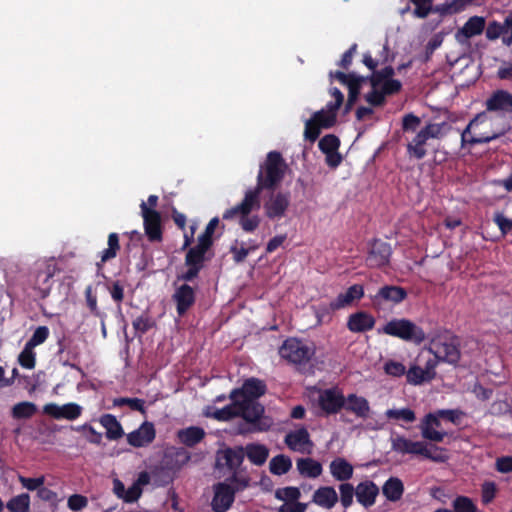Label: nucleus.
Returning <instances> with one entry per match:
<instances>
[{"label": "nucleus", "mask_w": 512, "mask_h": 512, "mask_svg": "<svg viewBox=\"0 0 512 512\" xmlns=\"http://www.w3.org/2000/svg\"><path fill=\"white\" fill-rule=\"evenodd\" d=\"M266 390L264 381L251 377L244 381L241 388H235L230 392L229 398H237L250 413L248 423L252 425L251 431H267L270 428V423L263 421L265 408L258 402V398L263 396Z\"/></svg>", "instance_id": "f257e3e1"}, {"label": "nucleus", "mask_w": 512, "mask_h": 512, "mask_svg": "<svg viewBox=\"0 0 512 512\" xmlns=\"http://www.w3.org/2000/svg\"><path fill=\"white\" fill-rule=\"evenodd\" d=\"M287 164L278 151H270L266 155L265 161L260 165L257 183L253 189H250L260 198L262 191H275L285 177Z\"/></svg>", "instance_id": "f03ea898"}, {"label": "nucleus", "mask_w": 512, "mask_h": 512, "mask_svg": "<svg viewBox=\"0 0 512 512\" xmlns=\"http://www.w3.org/2000/svg\"><path fill=\"white\" fill-rule=\"evenodd\" d=\"M249 486V478L235 473L223 482L213 485L214 495L211 500V508L214 512H227L235 501L237 492L243 491Z\"/></svg>", "instance_id": "7ed1b4c3"}, {"label": "nucleus", "mask_w": 512, "mask_h": 512, "mask_svg": "<svg viewBox=\"0 0 512 512\" xmlns=\"http://www.w3.org/2000/svg\"><path fill=\"white\" fill-rule=\"evenodd\" d=\"M391 448L397 453L420 455L436 463H443L448 459L444 448L433 444L428 446L425 442L412 441L400 435L391 439Z\"/></svg>", "instance_id": "20e7f679"}, {"label": "nucleus", "mask_w": 512, "mask_h": 512, "mask_svg": "<svg viewBox=\"0 0 512 512\" xmlns=\"http://www.w3.org/2000/svg\"><path fill=\"white\" fill-rule=\"evenodd\" d=\"M315 345L301 339L287 338L279 348V355L288 363L300 368L306 366L315 355Z\"/></svg>", "instance_id": "39448f33"}, {"label": "nucleus", "mask_w": 512, "mask_h": 512, "mask_svg": "<svg viewBox=\"0 0 512 512\" xmlns=\"http://www.w3.org/2000/svg\"><path fill=\"white\" fill-rule=\"evenodd\" d=\"M378 332L415 344H421L426 338L424 330L406 318H393Z\"/></svg>", "instance_id": "423d86ee"}, {"label": "nucleus", "mask_w": 512, "mask_h": 512, "mask_svg": "<svg viewBox=\"0 0 512 512\" xmlns=\"http://www.w3.org/2000/svg\"><path fill=\"white\" fill-rule=\"evenodd\" d=\"M429 351L441 362L456 365L461 357L460 340L452 334L439 335L431 341Z\"/></svg>", "instance_id": "0eeeda50"}, {"label": "nucleus", "mask_w": 512, "mask_h": 512, "mask_svg": "<svg viewBox=\"0 0 512 512\" xmlns=\"http://www.w3.org/2000/svg\"><path fill=\"white\" fill-rule=\"evenodd\" d=\"M446 125L442 123H428L421 128L411 142L407 144V154L411 158L417 160L423 159L427 155L425 145L429 139H438L442 136L443 127Z\"/></svg>", "instance_id": "6e6552de"}, {"label": "nucleus", "mask_w": 512, "mask_h": 512, "mask_svg": "<svg viewBox=\"0 0 512 512\" xmlns=\"http://www.w3.org/2000/svg\"><path fill=\"white\" fill-rule=\"evenodd\" d=\"M140 209L145 235L148 240L152 243L161 242L163 240L161 214L155 209L148 208L144 201L140 204Z\"/></svg>", "instance_id": "1a4fd4ad"}, {"label": "nucleus", "mask_w": 512, "mask_h": 512, "mask_svg": "<svg viewBox=\"0 0 512 512\" xmlns=\"http://www.w3.org/2000/svg\"><path fill=\"white\" fill-rule=\"evenodd\" d=\"M392 255L391 245L381 239H373L368 246L366 265L370 268H382L389 264Z\"/></svg>", "instance_id": "9d476101"}, {"label": "nucleus", "mask_w": 512, "mask_h": 512, "mask_svg": "<svg viewBox=\"0 0 512 512\" xmlns=\"http://www.w3.org/2000/svg\"><path fill=\"white\" fill-rule=\"evenodd\" d=\"M245 458V451L243 446L227 447L221 449L216 453V468H227L231 475L238 474V469L242 465Z\"/></svg>", "instance_id": "9b49d317"}, {"label": "nucleus", "mask_w": 512, "mask_h": 512, "mask_svg": "<svg viewBox=\"0 0 512 512\" xmlns=\"http://www.w3.org/2000/svg\"><path fill=\"white\" fill-rule=\"evenodd\" d=\"M260 206V198L249 189L240 203L224 211L222 219L228 221L237 219L239 222L241 217L250 214L253 210H258Z\"/></svg>", "instance_id": "f8f14e48"}, {"label": "nucleus", "mask_w": 512, "mask_h": 512, "mask_svg": "<svg viewBox=\"0 0 512 512\" xmlns=\"http://www.w3.org/2000/svg\"><path fill=\"white\" fill-rule=\"evenodd\" d=\"M329 77L337 80L348 88V98L357 102L364 83L368 82L367 76L358 75L355 72L345 73L343 71H330Z\"/></svg>", "instance_id": "ddd939ff"}, {"label": "nucleus", "mask_w": 512, "mask_h": 512, "mask_svg": "<svg viewBox=\"0 0 512 512\" xmlns=\"http://www.w3.org/2000/svg\"><path fill=\"white\" fill-rule=\"evenodd\" d=\"M318 404L327 415H334L343 409L345 396L338 387L324 389L319 394Z\"/></svg>", "instance_id": "4468645a"}, {"label": "nucleus", "mask_w": 512, "mask_h": 512, "mask_svg": "<svg viewBox=\"0 0 512 512\" xmlns=\"http://www.w3.org/2000/svg\"><path fill=\"white\" fill-rule=\"evenodd\" d=\"M270 196L264 203V211L267 218L274 220L285 216L290 205L289 192L270 191Z\"/></svg>", "instance_id": "2eb2a0df"}, {"label": "nucleus", "mask_w": 512, "mask_h": 512, "mask_svg": "<svg viewBox=\"0 0 512 512\" xmlns=\"http://www.w3.org/2000/svg\"><path fill=\"white\" fill-rule=\"evenodd\" d=\"M83 408L74 402H69L64 405L56 403H48L43 406V413L56 419L76 420L82 414Z\"/></svg>", "instance_id": "dca6fc26"}, {"label": "nucleus", "mask_w": 512, "mask_h": 512, "mask_svg": "<svg viewBox=\"0 0 512 512\" xmlns=\"http://www.w3.org/2000/svg\"><path fill=\"white\" fill-rule=\"evenodd\" d=\"M284 442L290 450L300 453L310 454L313 448V442L305 427L286 434Z\"/></svg>", "instance_id": "f3484780"}, {"label": "nucleus", "mask_w": 512, "mask_h": 512, "mask_svg": "<svg viewBox=\"0 0 512 512\" xmlns=\"http://www.w3.org/2000/svg\"><path fill=\"white\" fill-rule=\"evenodd\" d=\"M486 111L506 114L512 111V93L498 89L486 99Z\"/></svg>", "instance_id": "a211bd4d"}, {"label": "nucleus", "mask_w": 512, "mask_h": 512, "mask_svg": "<svg viewBox=\"0 0 512 512\" xmlns=\"http://www.w3.org/2000/svg\"><path fill=\"white\" fill-rule=\"evenodd\" d=\"M172 299L176 304V311L179 316H184L188 310L195 304V289L187 283L180 285L175 289Z\"/></svg>", "instance_id": "6ab92c4d"}, {"label": "nucleus", "mask_w": 512, "mask_h": 512, "mask_svg": "<svg viewBox=\"0 0 512 512\" xmlns=\"http://www.w3.org/2000/svg\"><path fill=\"white\" fill-rule=\"evenodd\" d=\"M485 120H486V113L485 112H481V113H478L468 123L466 128L461 133V145L462 146H465L466 144H469L471 146L476 145V144H486V143H490L492 140L498 138L497 134L486 135V136L482 135V136H479V137L470 136L471 129L474 126L478 125L479 123H483Z\"/></svg>", "instance_id": "aec40b11"}, {"label": "nucleus", "mask_w": 512, "mask_h": 512, "mask_svg": "<svg viewBox=\"0 0 512 512\" xmlns=\"http://www.w3.org/2000/svg\"><path fill=\"white\" fill-rule=\"evenodd\" d=\"M440 416L434 413H428L421 424V435L424 439L432 442H442L447 435L444 431H438L436 428L441 427Z\"/></svg>", "instance_id": "412c9836"}, {"label": "nucleus", "mask_w": 512, "mask_h": 512, "mask_svg": "<svg viewBox=\"0 0 512 512\" xmlns=\"http://www.w3.org/2000/svg\"><path fill=\"white\" fill-rule=\"evenodd\" d=\"M406 297L407 291L403 287L385 285L372 297V301L375 305H381L384 302L399 304L404 301Z\"/></svg>", "instance_id": "4be33fe9"}, {"label": "nucleus", "mask_w": 512, "mask_h": 512, "mask_svg": "<svg viewBox=\"0 0 512 512\" xmlns=\"http://www.w3.org/2000/svg\"><path fill=\"white\" fill-rule=\"evenodd\" d=\"M155 437L156 431L154 424L145 421L137 430L127 435V441L131 446L138 448L152 443Z\"/></svg>", "instance_id": "5701e85b"}, {"label": "nucleus", "mask_w": 512, "mask_h": 512, "mask_svg": "<svg viewBox=\"0 0 512 512\" xmlns=\"http://www.w3.org/2000/svg\"><path fill=\"white\" fill-rule=\"evenodd\" d=\"M231 403L221 409H216L213 418L218 421H229L236 417L243 418L247 423L250 413L242 406L237 398H229Z\"/></svg>", "instance_id": "b1692460"}, {"label": "nucleus", "mask_w": 512, "mask_h": 512, "mask_svg": "<svg viewBox=\"0 0 512 512\" xmlns=\"http://www.w3.org/2000/svg\"><path fill=\"white\" fill-rule=\"evenodd\" d=\"M375 318L366 311H357L351 314L347 320V328L353 333H364L374 328Z\"/></svg>", "instance_id": "393cba45"}, {"label": "nucleus", "mask_w": 512, "mask_h": 512, "mask_svg": "<svg viewBox=\"0 0 512 512\" xmlns=\"http://www.w3.org/2000/svg\"><path fill=\"white\" fill-rule=\"evenodd\" d=\"M53 274L54 272L50 265L42 263L37 267L33 283L34 289L38 291L41 298H46L49 295Z\"/></svg>", "instance_id": "a878e982"}, {"label": "nucleus", "mask_w": 512, "mask_h": 512, "mask_svg": "<svg viewBox=\"0 0 512 512\" xmlns=\"http://www.w3.org/2000/svg\"><path fill=\"white\" fill-rule=\"evenodd\" d=\"M364 296V288L360 284L350 286L344 293H340L335 300L331 301L329 308L337 311L350 306L355 300H360Z\"/></svg>", "instance_id": "bb28decb"}, {"label": "nucleus", "mask_w": 512, "mask_h": 512, "mask_svg": "<svg viewBox=\"0 0 512 512\" xmlns=\"http://www.w3.org/2000/svg\"><path fill=\"white\" fill-rule=\"evenodd\" d=\"M378 494L379 488L371 480L362 481L356 486V500L364 508L373 506Z\"/></svg>", "instance_id": "cd10ccee"}, {"label": "nucleus", "mask_w": 512, "mask_h": 512, "mask_svg": "<svg viewBox=\"0 0 512 512\" xmlns=\"http://www.w3.org/2000/svg\"><path fill=\"white\" fill-rule=\"evenodd\" d=\"M329 470L332 477L341 483H347L354 473L353 465L345 458L337 457L331 461Z\"/></svg>", "instance_id": "c85d7f7f"}, {"label": "nucleus", "mask_w": 512, "mask_h": 512, "mask_svg": "<svg viewBox=\"0 0 512 512\" xmlns=\"http://www.w3.org/2000/svg\"><path fill=\"white\" fill-rule=\"evenodd\" d=\"M312 502L324 509H332L338 502V495L334 487L321 486L312 495Z\"/></svg>", "instance_id": "c756f323"}, {"label": "nucleus", "mask_w": 512, "mask_h": 512, "mask_svg": "<svg viewBox=\"0 0 512 512\" xmlns=\"http://www.w3.org/2000/svg\"><path fill=\"white\" fill-rule=\"evenodd\" d=\"M343 409L355 414L358 418L362 419H366L370 413V406L368 400L354 393L349 394L347 397H345V405Z\"/></svg>", "instance_id": "7c9ffc66"}, {"label": "nucleus", "mask_w": 512, "mask_h": 512, "mask_svg": "<svg viewBox=\"0 0 512 512\" xmlns=\"http://www.w3.org/2000/svg\"><path fill=\"white\" fill-rule=\"evenodd\" d=\"M485 29V19L481 16L470 17L461 29L456 33V39L463 42L464 39H470L474 36L482 34Z\"/></svg>", "instance_id": "2f4dec72"}, {"label": "nucleus", "mask_w": 512, "mask_h": 512, "mask_svg": "<svg viewBox=\"0 0 512 512\" xmlns=\"http://www.w3.org/2000/svg\"><path fill=\"white\" fill-rule=\"evenodd\" d=\"M205 435L204 429L198 426H190L177 432L179 442L187 447H194L205 438Z\"/></svg>", "instance_id": "473e14b6"}, {"label": "nucleus", "mask_w": 512, "mask_h": 512, "mask_svg": "<svg viewBox=\"0 0 512 512\" xmlns=\"http://www.w3.org/2000/svg\"><path fill=\"white\" fill-rule=\"evenodd\" d=\"M296 466L299 474L306 478H317L323 472L322 464L310 457L297 459Z\"/></svg>", "instance_id": "72a5a7b5"}, {"label": "nucleus", "mask_w": 512, "mask_h": 512, "mask_svg": "<svg viewBox=\"0 0 512 512\" xmlns=\"http://www.w3.org/2000/svg\"><path fill=\"white\" fill-rule=\"evenodd\" d=\"M245 456L248 458V460L256 465V466H262L269 456V449L259 443H249L244 447Z\"/></svg>", "instance_id": "f704fd0d"}, {"label": "nucleus", "mask_w": 512, "mask_h": 512, "mask_svg": "<svg viewBox=\"0 0 512 512\" xmlns=\"http://www.w3.org/2000/svg\"><path fill=\"white\" fill-rule=\"evenodd\" d=\"M100 424L106 429V437L109 440H118L124 435V430L112 414H103L99 419Z\"/></svg>", "instance_id": "c9c22d12"}, {"label": "nucleus", "mask_w": 512, "mask_h": 512, "mask_svg": "<svg viewBox=\"0 0 512 512\" xmlns=\"http://www.w3.org/2000/svg\"><path fill=\"white\" fill-rule=\"evenodd\" d=\"M382 493L391 502L400 500L404 493L402 480L397 477H390L382 486Z\"/></svg>", "instance_id": "e433bc0d"}, {"label": "nucleus", "mask_w": 512, "mask_h": 512, "mask_svg": "<svg viewBox=\"0 0 512 512\" xmlns=\"http://www.w3.org/2000/svg\"><path fill=\"white\" fill-rule=\"evenodd\" d=\"M210 248L197 242V244L190 248L185 256V265H196L204 267L206 260L205 254Z\"/></svg>", "instance_id": "4c0bfd02"}, {"label": "nucleus", "mask_w": 512, "mask_h": 512, "mask_svg": "<svg viewBox=\"0 0 512 512\" xmlns=\"http://www.w3.org/2000/svg\"><path fill=\"white\" fill-rule=\"evenodd\" d=\"M291 468L292 460L284 454L274 456L269 463L270 472L278 476L288 473Z\"/></svg>", "instance_id": "58836bf2"}, {"label": "nucleus", "mask_w": 512, "mask_h": 512, "mask_svg": "<svg viewBox=\"0 0 512 512\" xmlns=\"http://www.w3.org/2000/svg\"><path fill=\"white\" fill-rule=\"evenodd\" d=\"M37 412V406L33 402L23 401L15 404L11 410V416L14 419H29Z\"/></svg>", "instance_id": "ea45409f"}, {"label": "nucleus", "mask_w": 512, "mask_h": 512, "mask_svg": "<svg viewBox=\"0 0 512 512\" xmlns=\"http://www.w3.org/2000/svg\"><path fill=\"white\" fill-rule=\"evenodd\" d=\"M475 0H452L435 8V11L442 15H452L462 12L467 6L471 5Z\"/></svg>", "instance_id": "a19ab883"}, {"label": "nucleus", "mask_w": 512, "mask_h": 512, "mask_svg": "<svg viewBox=\"0 0 512 512\" xmlns=\"http://www.w3.org/2000/svg\"><path fill=\"white\" fill-rule=\"evenodd\" d=\"M108 247L101 252V263H106L114 259L120 250L119 236L117 233L112 232L108 235Z\"/></svg>", "instance_id": "79ce46f5"}, {"label": "nucleus", "mask_w": 512, "mask_h": 512, "mask_svg": "<svg viewBox=\"0 0 512 512\" xmlns=\"http://www.w3.org/2000/svg\"><path fill=\"white\" fill-rule=\"evenodd\" d=\"M6 508L9 512H28L30 509V496L27 493H22L12 497L7 503Z\"/></svg>", "instance_id": "37998d69"}, {"label": "nucleus", "mask_w": 512, "mask_h": 512, "mask_svg": "<svg viewBox=\"0 0 512 512\" xmlns=\"http://www.w3.org/2000/svg\"><path fill=\"white\" fill-rule=\"evenodd\" d=\"M274 496L277 500L283 501L284 503H293L299 501L301 491L298 487L287 486L276 489Z\"/></svg>", "instance_id": "c03bdc74"}, {"label": "nucleus", "mask_w": 512, "mask_h": 512, "mask_svg": "<svg viewBox=\"0 0 512 512\" xmlns=\"http://www.w3.org/2000/svg\"><path fill=\"white\" fill-rule=\"evenodd\" d=\"M394 75L395 69L391 65H388L381 70L374 71V73H371L367 77L371 87H379L382 82L393 79Z\"/></svg>", "instance_id": "a18cd8bd"}, {"label": "nucleus", "mask_w": 512, "mask_h": 512, "mask_svg": "<svg viewBox=\"0 0 512 512\" xmlns=\"http://www.w3.org/2000/svg\"><path fill=\"white\" fill-rule=\"evenodd\" d=\"M385 416L389 420L403 421L405 423H413L416 420L415 412L410 408L388 409Z\"/></svg>", "instance_id": "49530a36"}, {"label": "nucleus", "mask_w": 512, "mask_h": 512, "mask_svg": "<svg viewBox=\"0 0 512 512\" xmlns=\"http://www.w3.org/2000/svg\"><path fill=\"white\" fill-rule=\"evenodd\" d=\"M84 294H85L86 305H87L90 313L93 316L99 318L100 320H103V317H107V315L104 312H102L100 310V308L98 307L97 295L94 293L91 285H88L85 288Z\"/></svg>", "instance_id": "de8ad7c7"}, {"label": "nucleus", "mask_w": 512, "mask_h": 512, "mask_svg": "<svg viewBox=\"0 0 512 512\" xmlns=\"http://www.w3.org/2000/svg\"><path fill=\"white\" fill-rule=\"evenodd\" d=\"M340 496L338 500L344 509H348L353 504V497H356V487H354L351 483H341L338 486Z\"/></svg>", "instance_id": "09e8293b"}, {"label": "nucleus", "mask_w": 512, "mask_h": 512, "mask_svg": "<svg viewBox=\"0 0 512 512\" xmlns=\"http://www.w3.org/2000/svg\"><path fill=\"white\" fill-rule=\"evenodd\" d=\"M113 405L117 407L128 406L133 411L146 414L145 401L139 398L119 397L113 400Z\"/></svg>", "instance_id": "8fccbe9b"}, {"label": "nucleus", "mask_w": 512, "mask_h": 512, "mask_svg": "<svg viewBox=\"0 0 512 512\" xmlns=\"http://www.w3.org/2000/svg\"><path fill=\"white\" fill-rule=\"evenodd\" d=\"M407 382L413 385H420L431 381L427 376V371L417 365H412L406 373Z\"/></svg>", "instance_id": "3c124183"}, {"label": "nucleus", "mask_w": 512, "mask_h": 512, "mask_svg": "<svg viewBox=\"0 0 512 512\" xmlns=\"http://www.w3.org/2000/svg\"><path fill=\"white\" fill-rule=\"evenodd\" d=\"M219 225V218L213 217L205 227L204 232L198 236L197 242L209 248L213 245V234Z\"/></svg>", "instance_id": "603ef678"}, {"label": "nucleus", "mask_w": 512, "mask_h": 512, "mask_svg": "<svg viewBox=\"0 0 512 512\" xmlns=\"http://www.w3.org/2000/svg\"><path fill=\"white\" fill-rule=\"evenodd\" d=\"M71 430L76 432H82L87 441L91 444L100 445L102 443V434L97 432L94 427L85 423L79 426H71Z\"/></svg>", "instance_id": "864d4df0"}, {"label": "nucleus", "mask_w": 512, "mask_h": 512, "mask_svg": "<svg viewBox=\"0 0 512 512\" xmlns=\"http://www.w3.org/2000/svg\"><path fill=\"white\" fill-rule=\"evenodd\" d=\"M452 512H477L478 508L468 496L459 495L452 501Z\"/></svg>", "instance_id": "5fc2aeb1"}, {"label": "nucleus", "mask_w": 512, "mask_h": 512, "mask_svg": "<svg viewBox=\"0 0 512 512\" xmlns=\"http://www.w3.org/2000/svg\"><path fill=\"white\" fill-rule=\"evenodd\" d=\"M18 362L25 369H33L36 364L34 348L25 344L18 356Z\"/></svg>", "instance_id": "6e6d98bb"}, {"label": "nucleus", "mask_w": 512, "mask_h": 512, "mask_svg": "<svg viewBox=\"0 0 512 512\" xmlns=\"http://www.w3.org/2000/svg\"><path fill=\"white\" fill-rule=\"evenodd\" d=\"M383 53H385V56L383 57L382 60L379 61V60L374 59L370 52H366L363 54L362 63L369 70H371L372 73H374V71H377V66L379 65V63L386 64L387 62H389V56H388L389 47H388L387 43L383 46Z\"/></svg>", "instance_id": "4d7b16f0"}, {"label": "nucleus", "mask_w": 512, "mask_h": 512, "mask_svg": "<svg viewBox=\"0 0 512 512\" xmlns=\"http://www.w3.org/2000/svg\"><path fill=\"white\" fill-rule=\"evenodd\" d=\"M340 140L334 134L325 135L318 143L319 149L324 153L335 152L339 149Z\"/></svg>", "instance_id": "13d9d810"}, {"label": "nucleus", "mask_w": 512, "mask_h": 512, "mask_svg": "<svg viewBox=\"0 0 512 512\" xmlns=\"http://www.w3.org/2000/svg\"><path fill=\"white\" fill-rule=\"evenodd\" d=\"M314 120L320 125L321 128H331L336 123V114L319 110L313 114Z\"/></svg>", "instance_id": "bf43d9fd"}, {"label": "nucleus", "mask_w": 512, "mask_h": 512, "mask_svg": "<svg viewBox=\"0 0 512 512\" xmlns=\"http://www.w3.org/2000/svg\"><path fill=\"white\" fill-rule=\"evenodd\" d=\"M261 218L259 215L246 214L241 217L239 225L244 232L253 233L260 225Z\"/></svg>", "instance_id": "052dcab7"}, {"label": "nucleus", "mask_w": 512, "mask_h": 512, "mask_svg": "<svg viewBox=\"0 0 512 512\" xmlns=\"http://www.w3.org/2000/svg\"><path fill=\"white\" fill-rule=\"evenodd\" d=\"M133 328L139 336L147 333L154 325V321L148 315H141L133 320L132 322Z\"/></svg>", "instance_id": "680f3d73"}, {"label": "nucleus", "mask_w": 512, "mask_h": 512, "mask_svg": "<svg viewBox=\"0 0 512 512\" xmlns=\"http://www.w3.org/2000/svg\"><path fill=\"white\" fill-rule=\"evenodd\" d=\"M50 331L47 326H39L33 332L31 338L26 342L29 346L35 348L44 343L49 337Z\"/></svg>", "instance_id": "e2e57ef3"}, {"label": "nucleus", "mask_w": 512, "mask_h": 512, "mask_svg": "<svg viewBox=\"0 0 512 512\" xmlns=\"http://www.w3.org/2000/svg\"><path fill=\"white\" fill-rule=\"evenodd\" d=\"M365 101L373 107L383 106L386 102V96L378 87H372V90L365 95Z\"/></svg>", "instance_id": "0e129e2a"}, {"label": "nucleus", "mask_w": 512, "mask_h": 512, "mask_svg": "<svg viewBox=\"0 0 512 512\" xmlns=\"http://www.w3.org/2000/svg\"><path fill=\"white\" fill-rule=\"evenodd\" d=\"M414 5V16L418 18H426L432 11L433 0H410Z\"/></svg>", "instance_id": "69168bd1"}, {"label": "nucleus", "mask_w": 512, "mask_h": 512, "mask_svg": "<svg viewBox=\"0 0 512 512\" xmlns=\"http://www.w3.org/2000/svg\"><path fill=\"white\" fill-rule=\"evenodd\" d=\"M320 132H321V127L314 120L313 117L306 121L304 136L307 140H309L310 142L316 141L320 135Z\"/></svg>", "instance_id": "338daca9"}, {"label": "nucleus", "mask_w": 512, "mask_h": 512, "mask_svg": "<svg viewBox=\"0 0 512 512\" xmlns=\"http://www.w3.org/2000/svg\"><path fill=\"white\" fill-rule=\"evenodd\" d=\"M494 223L498 226L502 235H507L512 230V219L507 218L504 214L497 212L493 217Z\"/></svg>", "instance_id": "774afa93"}]
</instances>
